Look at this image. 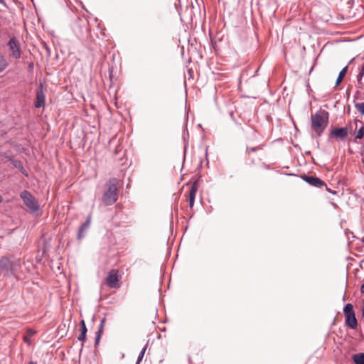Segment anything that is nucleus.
Instances as JSON below:
<instances>
[{
    "mask_svg": "<svg viewBox=\"0 0 364 364\" xmlns=\"http://www.w3.org/2000/svg\"><path fill=\"white\" fill-rule=\"evenodd\" d=\"M118 198V180L110 178L106 183L102 196V202L105 205L114 204Z\"/></svg>",
    "mask_w": 364,
    "mask_h": 364,
    "instance_id": "nucleus-1",
    "label": "nucleus"
},
{
    "mask_svg": "<svg viewBox=\"0 0 364 364\" xmlns=\"http://www.w3.org/2000/svg\"><path fill=\"white\" fill-rule=\"evenodd\" d=\"M328 122V112L324 109H320L311 117V127L320 136L326 129Z\"/></svg>",
    "mask_w": 364,
    "mask_h": 364,
    "instance_id": "nucleus-2",
    "label": "nucleus"
},
{
    "mask_svg": "<svg viewBox=\"0 0 364 364\" xmlns=\"http://www.w3.org/2000/svg\"><path fill=\"white\" fill-rule=\"evenodd\" d=\"M20 198L30 211L35 213L39 210L40 206L37 200L28 191L25 190L22 191L20 194Z\"/></svg>",
    "mask_w": 364,
    "mask_h": 364,
    "instance_id": "nucleus-3",
    "label": "nucleus"
},
{
    "mask_svg": "<svg viewBox=\"0 0 364 364\" xmlns=\"http://www.w3.org/2000/svg\"><path fill=\"white\" fill-rule=\"evenodd\" d=\"M73 30L79 38H83L89 32V24L86 19L77 18L75 21Z\"/></svg>",
    "mask_w": 364,
    "mask_h": 364,
    "instance_id": "nucleus-4",
    "label": "nucleus"
},
{
    "mask_svg": "<svg viewBox=\"0 0 364 364\" xmlns=\"http://www.w3.org/2000/svg\"><path fill=\"white\" fill-rule=\"evenodd\" d=\"M121 276L119 274L117 269H111L109 271L107 277L105 278V284L112 289L119 288V281Z\"/></svg>",
    "mask_w": 364,
    "mask_h": 364,
    "instance_id": "nucleus-5",
    "label": "nucleus"
},
{
    "mask_svg": "<svg viewBox=\"0 0 364 364\" xmlns=\"http://www.w3.org/2000/svg\"><path fill=\"white\" fill-rule=\"evenodd\" d=\"M343 313L346 316V325L351 328H355L357 326V320L353 305L347 304L343 309Z\"/></svg>",
    "mask_w": 364,
    "mask_h": 364,
    "instance_id": "nucleus-6",
    "label": "nucleus"
},
{
    "mask_svg": "<svg viewBox=\"0 0 364 364\" xmlns=\"http://www.w3.org/2000/svg\"><path fill=\"white\" fill-rule=\"evenodd\" d=\"M8 46L11 51L10 57L15 59L21 58V51L18 41L15 37H12L8 42Z\"/></svg>",
    "mask_w": 364,
    "mask_h": 364,
    "instance_id": "nucleus-7",
    "label": "nucleus"
},
{
    "mask_svg": "<svg viewBox=\"0 0 364 364\" xmlns=\"http://www.w3.org/2000/svg\"><path fill=\"white\" fill-rule=\"evenodd\" d=\"M46 95L43 90V83L40 82L36 93L35 107L40 108L44 107Z\"/></svg>",
    "mask_w": 364,
    "mask_h": 364,
    "instance_id": "nucleus-8",
    "label": "nucleus"
},
{
    "mask_svg": "<svg viewBox=\"0 0 364 364\" xmlns=\"http://www.w3.org/2000/svg\"><path fill=\"white\" fill-rule=\"evenodd\" d=\"M13 271V263L7 257L0 259V274L8 276Z\"/></svg>",
    "mask_w": 364,
    "mask_h": 364,
    "instance_id": "nucleus-9",
    "label": "nucleus"
},
{
    "mask_svg": "<svg viewBox=\"0 0 364 364\" xmlns=\"http://www.w3.org/2000/svg\"><path fill=\"white\" fill-rule=\"evenodd\" d=\"M348 135V129L347 127H340L332 129L330 132V136L336 139L345 140Z\"/></svg>",
    "mask_w": 364,
    "mask_h": 364,
    "instance_id": "nucleus-10",
    "label": "nucleus"
},
{
    "mask_svg": "<svg viewBox=\"0 0 364 364\" xmlns=\"http://www.w3.org/2000/svg\"><path fill=\"white\" fill-rule=\"evenodd\" d=\"M302 179L307 182L309 184L315 186V187H321L323 186H326V183L321 180L319 178L314 177V176H309L306 175L302 176Z\"/></svg>",
    "mask_w": 364,
    "mask_h": 364,
    "instance_id": "nucleus-11",
    "label": "nucleus"
},
{
    "mask_svg": "<svg viewBox=\"0 0 364 364\" xmlns=\"http://www.w3.org/2000/svg\"><path fill=\"white\" fill-rule=\"evenodd\" d=\"M198 191V184L196 182H194L191 186L189 195H188V201L190 208H193L195 202L196 194Z\"/></svg>",
    "mask_w": 364,
    "mask_h": 364,
    "instance_id": "nucleus-12",
    "label": "nucleus"
},
{
    "mask_svg": "<svg viewBox=\"0 0 364 364\" xmlns=\"http://www.w3.org/2000/svg\"><path fill=\"white\" fill-rule=\"evenodd\" d=\"M90 224V216H89L85 222L81 225L77 232V239L81 240L84 237V232L88 229Z\"/></svg>",
    "mask_w": 364,
    "mask_h": 364,
    "instance_id": "nucleus-13",
    "label": "nucleus"
},
{
    "mask_svg": "<svg viewBox=\"0 0 364 364\" xmlns=\"http://www.w3.org/2000/svg\"><path fill=\"white\" fill-rule=\"evenodd\" d=\"M9 161L11 164L14 166V167L18 168L19 171L23 173L24 176H28L27 171L24 168L22 163L19 160L14 159L12 158H9Z\"/></svg>",
    "mask_w": 364,
    "mask_h": 364,
    "instance_id": "nucleus-14",
    "label": "nucleus"
},
{
    "mask_svg": "<svg viewBox=\"0 0 364 364\" xmlns=\"http://www.w3.org/2000/svg\"><path fill=\"white\" fill-rule=\"evenodd\" d=\"M352 360L355 364H364V353L353 354Z\"/></svg>",
    "mask_w": 364,
    "mask_h": 364,
    "instance_id": "nucleus-15",
    "label": "nucleus"
},
{
    "mask_svg": "<svg viewBox=\"0 0 364 364\" xmlns=\"http://www.w3.org/2000/svg\"><path fill=\"white\" fill-rule=\"evenodd\" d=\"M80 333L77 337V339L80 341H83L85 339V335L87 333V328L85 323V321L82 320L80 322Z\"/></svg>",
    "mask_w": 364,
    "mask_h": 364,
    "instance_id": "nucleus-16",
    "label": "nucleus"
},
{
    "mask_svg": "<svg viewBox=\"0 0 364 364\" xmlns=\"http://www.w3.org/2000/svg\"><path fill=\"white\" fill-rule=\"evenodd\" d=\"M105 322V318H103L101 320V322H100V324L99 326L97 331L95 333L96 336H95V341H100V340L101 338L102 333L103 331Z\"/></svg>",
    "mask_w": 364,
    "mask_h": 364,
    "instance_id": "nucleus-17",
    "label": "nucleus"
},
{
    "mask_svg": "<svg viewBox=\"0 0 364 364\" xmlns=\"http://www.w3.org/2000/svg\"><path fill=\"white\" fill-rule=\"evenodd\" d=\"M347 70H348V66H346L340 71L338 76L336 79V86H338V85L341 84V82H342V80H343V78L346 74Z\"/></svg>",
    "mask_w": 364,
    "mask_h": 364,
    "instance_id": "nucleus-18",
    "label": "nucleus"
},
{
    "mask_svg": "<svg viewBox=\"0 0 364 364\" xmlns=\"http://www.w3.org/2000/svg\"><path fill=\"white\" fill-rule=\"evenodd\" d=\"M8 66V62L5 57L0 54V73L4 70Z\"/></svg>",
    "mask_w": 364,
    "mask_h": 364,
    "instance_id": "nucleus-19",
    "label": "nucleus"
},
{
    "mask_svg": "<svg viewBox=\"0 0 364 364\" xmlns=\"http://www.w3.org/2000/svg\"><path fill=\"white\" fill-rule=\"evenodd\" d=\"M35 331L32 329H28L26 335L23 336V341H29L31 337L35 334Z\"/></svg>",
    "mask_w": 364,
    "mask_h": 364,
    "instance_id": "nucleus-20",
    "label": "nucleus"
},
{
    "mask_svg": "<svg viewBox=\"0 0 364 364\" xmlns=\"http://www.w3.org/2000/svg\"><path fill=\"white\" fill-rule=\"evenodd\" d=\"M364 136V126L361 127L356 132L355 139H361Z\"/></svg>",
    "mask_w": 364,
    "mask_h": 364,
    "instance_id": "nucleus-21",
    "label": "nucleus"
},
{
    "mask_svg": "<svg viewBox=\"0 0 364 364\" xmlns=\"http://www.w3.org/2000/svg\"><path fill=\"white\" fill-rule=\"evenodd\" d=\"M355 107L362 115L364 114V102L361 103H355Z\"/></svg>",
    "mask_w": 364,
    "mask_h": 364,
    "instance_id": "nucleus-22",
    "label": "nucleus"
},
{
    "mask_svg": "<svg viewBox=\"0 0 364 364\" xmlns=\"http://www.w3.org/2000/svg\"><path fill=\"white\" fill-rule=\"evenodd\" d=\"M262 149V146H255V147H247V152L248 154H250L251 153L254 152V151H258V150H260Z\"/></svg>",
    "mask_w": 364,
    "mask_h": 364,
    "instance_id": "nucleus-23",
    "label": "nucleus"
},
{
    "mask_svg": "<svg viewBox=\"0 0 364 364\" xmlns=\"http://www.w3.org/2000/svg\"><path fill=\"white\" fill-rule=\"evenodd\" d=\"M146 348H147V345H145L144 347L142 348V350H141L139 356H138V359H137V363H139L143 358L144 355V353H145V351L146 350Z\"/></svg>",
    "mask_w": 364,
    "mask_h": 364,
    "instance_id": "nucleus-24",
    "label": "nucleus"
},
{
    "mask_svg": "<svg viewBox=\"0 0 364 364\" xmlns=\"http://www.w3.org/2000/svg\"><path fill=\"white\" fill-rule=\"evenodd\" d=\"M364 76V74L361 73L360 72L357 75V81L358 82H360L362 81L363 77Z\"/></svg>",
    "mask_w": 364,
    "mask_h": 364,
    "instance_id": "nucleus-25",
    "label": "nucleus"
},
{
    "mask_svg": "<svg viewBox=\"0 0 364 364\" xmlns=\"http://www.w3.org/2000/svg\"><path fill=\"white\" fill-rule=\"evenodd\" d=\"M360 291H361L362 294H364V282L361 285Z\"/></svg>",
    "mask_w": 364,
    "mask_h": 364,
    "instance_id": "nucleus-26",
    "label": "nucleus"
},
{
    "mask_svg": "<svg viewBox=\"0 0 364 364\" xmlns=\"http://www.w3.org/2000/svg\"><path fill=\"white\" fill-rule=\"evenodd\" d=\"M358 87L359 88H363V87L364 85L363 83V81H360V82H358Z\"/></svg>",
    "mask_w": 364,
    "mask_h": 364,
    "instance_id": "nucleus-27",
    "label": "nucleus"
},
{
    "mask_svg": "<svg viewBox=\"0 0 364 364\" xmlns=\"http://www.w3.org/2000/svg\"><path fill=\"white\" fill-rule=\"evenodd\" d=\"M361 73L364 74V63L362 65L361 70L360 71Z\"/></svg>",
    "mask_w": 364,
    "mask_h": 364,
    "instance_id": "nucleus-28",
    "label": "nucleus"
},
{
    "mask_svg": "<svg viewBox=\"0 0 364 364\" xmlns=\"http://www.w3.org/2000/svg\"><path fill=\"white\" fill-rule=\"evenodd\" d=\"M0 4H1L3 5H6V3H5L4 0H0Z\"/></svg>",
    "mask_w": 364,
    "mask_h": 364,
    "instance_id": "nucleus-29",
    "label": "nucleus"
},
{
    "mask_svg": "<svg viewBox=\"0 0 364 364\" xmlns=\"http://www.w3.org/2000/svg\"><path fill=\"white\" fill-rule=\"evenodd\" d=\"M28 364H37L36 362H33V361H30Z\"/></svg>",
    "mask_w": 364,
    "mask_h": 364,
    "instance_id": "nucleus-30",
    "label": "nucleus"
},
{
    "mask_svg": "<svg viewBox=\"0 0 364 364\" xmlns=\"http://www.w3.org/2000/svg\"><path fill=\"white\" fill-rule=\"evenodd\" d=\"M33 63H31L30 65H29V68H33Z\"/></svg>",
    "mask_w": 364,
    "mask_h": 364,
    "instance_id": "nucleus-31",
    "label": "nucleus"
},
{
    "mask_svg": "<svg viewBox=\"0 0 364 364\" xmlns=\"http://www.w3.org/2000/svg\"><path fill=\"white\" fill-rule=\"evenodd\" d=\"M357 122H361L359 119H355V123Z\"/></svg>",
    "mask_w": 364,
    "mask_h": 364,
    "instance_id": "nucleus-32",
    "label": "nucleus"
},
{
    "mask_svg": "<svg viewBox=\"0 0 364 364\" xmlns=\"http://www.w3.org/2000/svg\"><path fill=\"white\" fill-rule=\"evenodd\" d=\"M2 200H3V199H2V197H1V196L0 195V203L2 201Z\"/></svg>",
    "mask_w": 364,
    "mask_h": 364,
    "instance_id": "nucleus-33",
    "label": "nucleus"
}]
</instances>
